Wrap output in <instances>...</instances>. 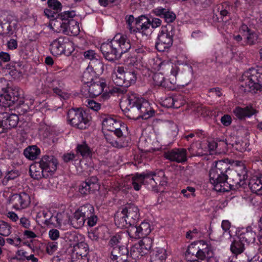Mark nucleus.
I'll return each instance as SVG.
<instances>
[{"instance_id":"nucleus-43","label":"nucleus","mask_w":262,"mask_h":262,"mask_svg":"<svg viewBox=\"0 0 262 262\" xmlns=\"http://www.w3.org/2000/svg\"><path fill=\"white\" fill-rule=\"evenodd\" d=\"M144 255V252L141 251L140 246L135 244L130 249L128 258H132L133 259L137 260L140 259Z\"/></svg>"},{"instance_id":"nucleus-17","label":"nucleus","mask_w":262,"mask_h":262,"mask_svg":"<svg viewBox=\"0 0 262 262\" xmlns=\"http://www.w3.org/2000/svg\"><path fill=\"white\" fill-rule=\"evenodd\" d=\"M1 115L2 116L4 133L17 126L19 121V118L17 115L14 114H10L7 112L3 113Z\"/></svg>"},{"instance_id":"nucleus-2","label":"nucleus","mask_w":262,"mask_h":262,"mask_svg":"<svg viewBox=\"0 0 262 262\" xmlns=\"http://www.w3.org/2000/svg\"><path fill=\"white\" fill-rule=\"evenodd\" d=\"M247 178V171L243 167L241 173L230 169L228 163L223 161L216 162L209 171V181L218 191H228L229 184L236 187L243 186Z\"/></svg>"},{"instance_id":"nucleus-50","label":"nucleus","mask_w":262,"mask_h":262,"mask_svg":"<svg viewBox=\"0 0 262 262\" xmlns=\"http://www.w3.org/2000/svg\"><path fill=\"white\" fill-rule=\"evenodd\" d=\"M244 37L246 43L248 45H253L255 44L257 42L258 39V35L256 33L251 31Z\"/></svg>"},{"instance_id":"nucleus-37","label":"nucleus","mask_w":262,"mask_h":262,"mask_svg":"<svg viewBox=\"0 0 262 262\" xmlns=\"http://www.w3.org/2000/svg\"><path fill=\"white\" fill-rule=\"evenodd\" d=\"M188 149L193 156H202L207 154L205 150L202 149L201 143L199 142L192 144Z\"/></svg>"},{"instance_id":"nucleus-27","label":"nucleus","mask_w":262,"mask_h":262,"mask_svg":"<svg viewBox=\"0 0 262 262\" xmlns=\"http://www.w3.org/2000/svg\"><path fill=\"white\" fill-rule=\"evenodd\" d=\"M51 53L56 56L63 54L62 37H59L53 40L50 44Z\"/></svg>"},{"instance_id":"nucleus-34","label":"nucleus","mask_w":262,"mask_h":262,"mask_svg":"<svg viewBox=\"0 0 262 262\" xmlns=\"http://www.w3.org/2000/svg\"><path fill=\"white\" fill-rule=\"evenodd\" d=\"M85 221V219L76 210L73 214V216L71 220V223L73 227L78 229L84 225Z\"/></svg>"},{"instance_id":"nucleus-46","label":"nucleus","mask_w":262,"mask_h":262,"mask_svg":"<svg viewBox=\"0 0 262 262\" xmlns=\"http://www.w3.org/2000/svg\"><path fill=\"white\" fill-rule=\"evenodd\" d=\"M9 236V237L8 236L6 238V243L15 247H18L20 245L21 239L18 233H14L10 234Z\"/></svg>"},{"instance_id":"nucleus-58","label":"nucleus","mask_w":262,"mask_h":262,"mask_svg":"<svg viewBox=\"0 0 262 262\" xmlns=\"http://www.w3.org/2000/svg\"><path fill=\"white\" fill-rule=\"evenodd\" d=\"M58 243L56 242H49L46 245V250L49 255H52L57 250Z\"/></svg>"},{"instance_id":"nucleus-24","label":"nucleus","mask_w":262,"mask_h":262,"mask_svg":"<svg viewBox=\"0 0 262 262\" xmlns=\"http://www.w3.org/2000/svg\"><path fill=\"white\" fill-rule=\"evenodd\" d=\"M49 27L56 32L64 33L67 31L66 22L63 21L58 16L50 20Z\"/></svg>"},{"instance_id":"nucleus-38","label":"nucleus","mask_w":262,"mask_h":262,"mask_svg":"<svg viewBox=\"0 0 262 262\" xmlns=\"http://www.w3.org/2000/svg\"><path fill=\"white\" fill-rule=\"evenodd\" d=\"M63 54L70 55L74 51V43L67 37H62Z\"/></svg>"},{"instance_id":"nucleus-4","label":"nucleus","mask_w":262,"mask_h":262,"mask_svg":"<svg viewBox=\"0 0 262 262\" xmlns=\"http://www.w3.org/2000/svg\"><path fill=\"white\" fill-rule=\"evenodd\" d=\"M130 48V41L127 37L118 34L111 41L102 43L100 50L106 59L113 61L119 59Z\"/></svg>"},{"instance_id":"nucleus-23","label":"nucleus","mask_w":262,"mask_h":262,"mask_svg":"<svg viewBox=\"0 0 262 262\" xmlns=\"http://www.w3.org/2000/svg\"><path fill=\"white\" fill-rule=\"evenodd\" d=\"M249 186L253 192L262 194V174L253 176L249 182Z\"/></svg>"},{"instance_id":"nucleus-33","label":"nucleus","mask_w":262,"mask_h":262,"mask_svg":"<svg viewBox=\"0 0 262 262\" xmlns=\"http://www.w3.org/2000/svg\"><path fill=\"white\" fill-rule=\"evenodd\" d=\"M238 237L244 244L253 243L255 241V233L251 231V229L247 228L245 231L242 232Z\"/></svg>"},{"instance_id":"nucleus-7","label":"nucleus","mask_w":262,"mask_h":262,"mask_svg":"<svg viewBox=\"0 0 262 262\" xmlns=\"http://www.w3.org/2000/svg\"><path fill=\"white\" fill-rule=\"evenodd\" d=\"M67 116L68 121L77 128L85 129L90 125L91 117L80 109L70 110Z\"/></svg>"},{"instance_id":"nucleus-22","label":"nucleus","mask_w":262,"mask_h":262,"mask_svg":"<svg viewBox=\"0 0 262 262\" xmlns=\"http://www.w3.org/2000/svg\"><path fill=\"white\" fill-rule=\"evenodd\" d=\"M57 95L63 99H67L69 94L66 92L65 85L63 82L60 80L54 79L52 81L50 86Z\"/></svg>"},{"instance_id":"nucleus-41","label":"nucleus","mask_w":262,"mask_h":262,"mask_svg":"<svg viewBox=\"0 0 262 262\" xmlns=\"http://www.w3.org/2000/svg\"><path fill=\"white\" fill-rule=\"evenodd\" d=\"M131 183L135 190H139L142 185H144L142 173H136L133 176L131 179Z\"/></svg>"},{"instance_id":"nucleus-48","label":"nucleus","mask_w":262,"mask_h":262,"mask_svg":"<svg viewBox=\"0 0 262 262\" xmlns=\"http://www.w3.org/2000/svg\"><path fill=\"white\" fill-rule=\"evenodd\" d=\"M95 74L89 68H87L83 72L82 76V81L86 85L95 81L94 77Z\"/></svg>"},{"instance_id":"nucleus-25","label":"nucleus","mask_w":262,"mask_h":262,"mask_svg":"<svg viewBox=\"0 0 262 262\" xmlns=\"http://www.w3.org/2000/svg\"><path fill=\"white\" fill-rule=\"evenodd\" d=\"M31 177L34 179L39 180L42 178H46L42 167L40 165L39 162L32 164L29 169Z\"/></svg>"},{"instance_id":"nucleus-16","label":"nucleus","mask_w":262,"mask_h":262,"mask_svg":"<svg viewBox=\"0 0 262 262\" xmlns=\"http://www.w3.org/2000/svg\"><path fill=\"white\" fill-rule=\"evenodd\" d=\"M128 254V250L125 246H115L112 250L111 258L117 262H130Z\"/></svg>"},{"instance_id":"nucleus-53","label":"nucleus","mask_w":262,"mask_h":262,"mask_svg":"<svg viewBox=\"0 0 262 262\" xmlns=\"http://www.w3.org/2000/svg\"><path fill=\"white\" fill-rule=\"evenodd\" d=\"M75 15L76 13L74 11H66L58 15L60 18L66 22H68L70 19H73L72 18Z\"/></svg>"},{"instance_id":"nucleus-45","label":"nucleus","mask_w":262,"mask_h":262,"mask_svg":"<svg viewBox=\"0 0 262 262\" xmlns=\"http://www.w3.org/2000/svg\"><path fill=\"white\" fill-rule=\"evenodd\" d=\"M136 245L140 246L141 251L144 252L145 255L151 247L152 240L149 238H144Z\"/></svg>"},{"instance_id":"nucleus-44","label":"nucleus","mask_w":262,"mask_h":262,"mask_svg":"<svg viewBox=\"0 0 262 262\" xmlns=\"http://www.w3.org/2000/svg\"><path fill=\"white\" fill-rule=\"evenodd\" d=\"M11 232V226L7 222L0 221V235L4 237H8Z\"/></svg>"},{"instance_id":"nucleus-39","label":"nucleus","mask_w":262,"mask_h":262,"mask_svg":"<svg viewBox=\"0 0 262 262\" xmlns=\"http://www.w3.org/2000/svg\"><path fill=\"white\" fill-rule=\"evenodd\" d=\"M245 244L238 237L235 239L231 245V251L235 254H239L243 252Z\"/></svg>"},{"instance_id":"nucleus-5","label":"nucleus","mask_w":262,"mask_h":262,"mask_svg":"<svg viewBox=\"0 0 262 262\" xmlns=\"http://www.w3.org/2000/svg\"><path fill=\"white\" fill-rule=\"evenodd\" d=\"M240 90L254 92L262 90V68H251L245 72L241 80Z\"/></svg>"},{"instance_id":"nucleus-59","label":"nucleus","mask_w":262,"mask_h":262,"mask_svg":"<svg viewBox=\"0 0 262 262\" xmlns=\"http://www.w3.org/2000/svg\"><path fill=\"white\" fill-rule=\"evenodd\" d=\"M70 262H89L88 256H78L68 253Z\"/></svg>"},{"instance_id":"nucleus-6","label":"nucleus","mask_w":262,"mask_h":262,"mask_svg":"<svg viewBox=\"0 0 262 262\" xmlns=\"http://www.w3.org/2000/svg\"><path fill=\"white\" fill-rule=\"evenodd\" d=\"M112 77L116 85L128 87L136 82L137 73L134 69H125L124 67L119 66L114 69Z\"/></svg>"},{"instance_id":"nucleus-8","label":"nucleus","mask_w":262,"mask_h":262,"mask_svg":"<svg viewBox=\"0 0 262 262\" xmlns=\"http://www.w3.org/2000/svg\"><path fill=\"white\" fill-rule=\"evenodd\" d=\"M179 71V67H173L171 70L169 80H166L163 75L161 73L154 74L152 77L155 85L160 86L168 90H173L177 86V76Z\"/></svg>"},{"instance_id":"nucleus-12","label":"nucleus","mask_w":262,"mask_h":262,"mask_svg":"<svg viewBox=\"0 0 262 262\" xmlns=\"http://www.w3.org/2000/svg\"><path fill=\"white\" fill-rule=\"evenodd\" d=\"M44 170L46 177L52 176L57 168V160L53 156H45L39 161Z\"/></svg>"},{"instance_id":"nucleus-47","label":"nucleus","mask_w":262,"mask_h":262,"mask_svg":"<svg viewBox=\"0 0 262 262\" xmlns=\"http://www.w3.org/2000/svg\"><path fill=\"white\" fill-rule=\"evenodd\" d=\"M215 8L222 17L228 16L231 9V7L227 3L219 4L216 6Z\"/></svg>"},{"instance_id":"nucleus-29","label":"nucleus","mask_w":262,"mask_h":262,"mask_svg":"<svg viewBox=\"0 0 262 262\" xmlns=\"http://www.w3.org/2000/svg\"><path fill=\"white\" fill-rule=\"evenodd\" d=\"M49 221L51 224L57 226H61L62 225H66L68 222V216L64 213H58L56 216H53Z\"/></svg>"},{"instance_id":"nucleus-28","label":"nucleus","mask_w":262,"mask_h":262,"mask_svg":"<svg viewBox=\"0 0 262 262\" xmlns=\"http://www.w3.org/2000/svg\"><path fill=\"white\" fill-rule=\"evenodd\" d=\"M120 125L119 122L110 116L106 117L102 121L103 128L110 132L117 129V127H118Z\"/></svg>"},{"instance_id":"nucleus-20","label":"nucleus","mask_w":262,"mask_h":262,"mask_svg":"<svg viewBox=\"0 0 262 262\" xmlns=\"http://www.w3.org/2000/svg\"><path fill=\"white\" fill-rule=\"evenodd\" d=\"M97 180L96 178H92L82 182L79 187V192L83 195H87L91 192L97 190L98 185L97 183Z\"/></svg>"},{"instance_id":"nucleus-35","label":"nucleus","mask_w":262,"mask_h":262,"mask_svg":"<svg viewBox=\"0 0 262 262\" xmlns=\"http://www.w3.org/2000/svg\"><path fill=\"white\" fill-rule=\"evenodd\" d=\"M167 257L165 249L162 248H157L152 254V262H163Z\"/></svg>"},{"instance_id":"nucleus-51","label":"nucleus","mask_w":262,"mask_h":262,"mask_svg":"<svg viewBox=\"0 0 262 262\" xmlns=\"http://www.w3.org/2000/svg\"><path fill=\"white\" fill-rule=\"evenodd\" d=\"M77 152L82 157H87L90 155L91 151L88 145L85 143H82L77 145Z\"/></svg>"},{"instance_id":"nucleus-19","label":"nucleus","mask_w":262,"mask_h":262,"mask_svg":"<svg viewBox=\"0 0 262 262\" xmlns=\"http://www.w3.org/2000/svg\"><path fill=\"white\" fill-rule=\"evenodd\" d=\"M199 259L202 260H208L213 257V252L212 247L204 241L198 242Z\"/></svg>"},{"instance_id":"nucleus-26","label":"nucleus","mask_w":262,"mask_h":262,"mask_svg":"<svg viewBox=\"0 0 262 262\" xmlns=\"http://www.w3.org/2000/svg\"><path fill=\"white\" fill-rule=\"evenodd\" d=\"M235 115L239 119L250 117L255 113V110L251 106L244 108L236 107L233 111Z\"/></svg>"},{"instance_id":"nucleus-21","label":"nucleus","mask_w":262,"mask_h":262,"mask_svg":"<svg viewBox=\"0 0 262 262\" xmlns=\"http://www.w3.org/2000/svg\"><path fill=\"white\" fill-rule=\"evenodd\" d=\"M66 251L68 253L77 255L78 256H88L89 248L88 245L83 242H81L74 245L73 247H69Z\"/></svg>"},{"instance_id":"nucleus-3","label":"nucleus","mask_w":262,"mask_h":262,"mask_svg":"<svg viewBox=\"0 0 262 262\" xmlns=\"http://www.w3.org/2000/svg\"><path fill=\"white\" fill-rule=\"evenodd\" d=\"M122 105L126 106V112L127 111L128 113V117L134 119H147L155 114V111L149 102L134 93L128 94L126 100L122 102Z\"/></svg>"},{"instance_id":"nucleus-63","label":"nucleus","mask_w":262,"mask_h":262,"mask_svg":"<svg viewBox=\"0 0 262 262\" xmlns=\"http://www.w3.org/2000/svg\"><path fill=\"white\" fill-rule=\"evenodd\" d=\"M45 15L50 20L54 19L55 18L58 16V13L54 10H53L52 9L46 8L44 10Z\"/></svg>"},{"instance_id":"nucleus-11","label":"nucleus","mask_w":262,"mask_h":262,"mask_svg":"<svg viewBox=\"0 0 262 262\" xmlns=\"http://www.w3.org/2000/svg\"><path fill=\"white\" fill-rule=\"evenodd\" d=\"M9 201L13 207L17 210L27 208L31 203L29 195L25 192L13 194Z\"/></svg>"},{"instance_id":"nucleus-52","label":"nucleus","mask_w":262,"mask_h":262,"mask_svg":"<svg viewBox=\"0 0 262 262\" xmlns=\"http://www.w3.org/2000/svg\"><path fill=\"white\" fill-rule=\"evenodd\" d=\"M53 262H70L67 251L60 252L53 258Z\"/></svg>"},{"instance_id":"nucleus-36","label":"nucleus","mask_w":262,"mask_h":262,"mask_svg":"<svg viewBox=\"0 0 262 262\" xmlns=\"http://www.w3.org/2000/svg\"><path fill=\"white\" fill-rule=\"evenodd\" d=\"M67 31L64 33H71L72 35H77L78 34L80 29L79 24L77 21L74 19H70L66 22Z\"/></svg>"},{"instance_id":"nucleus-14","label":"nucleus","mask_w":262,"mask_h":262,"mask_svg":"<svg viewBox=\"0 0 262 262\" xmlns=\"http://www.w3.org/2000/svg\"><path fill=\"white\" fill-rule=\"evenodd\" d=\"M89 84L83 87L82 91H88L89 96L91 97H95L101 94L106 85L104 80L97 78Z\"/></svg>"},{"instance_id":"nucleus-60","label":"nucleus","mask_w":262,"mask_h":262,"mask_svg":"<svg viewBox=\"0 0 262 262\" xmlns=\"http://www.w3.org/2000/svg\"><path fill=\"white\" fill-rule=\"evenodd\" d=\"M163 18L166 23H169L173 22L176 19V16L173 12L167 9Z\"/></svg>"},{"instance_id":"nucleus-13","label":"nucleus","mask_w":262,"mask_h":262,"mask_svg":"<svg viewBox=\"0 0 262 262\" xmlns=\"http://www.w3.org/2000/svg\"><path fill=\"white\" fill-rule=\"evenodd\" d=\"M164 157L172 162L183 163L185 162L187 158L186 149L183 148H173L166 151L163 154Z\"/></svg>"},{"instance_id":"nucleus-42","label":"nucleus","mask_w":262,"mask_h":262,"mask_svg":"<svg viewBox=\"0 0 262 262\" xmlns=\"http://www.w3.org/2000/svg\"><path fill=\"white\" fill-rule=\"evenodd\" d=\"M77 211L86 220L91 214L94 212V208L92 205L90 204H86L80 206L77 210Z\"/></svg>"},{"instance_id":"nucleus-40","label":"nucleus","mask_w":262,"mask_h":262,"mask_svg":"<svg viewBox=\"0 0 262 262\" xmlns=\"http://www.w3.org/2000/svg\"><path fill=\"white\" fill-rule=\"evenodd\" d=\"M88 68L95 74H100L103 71V64L100 60L97 59L91 61Z\"/></svg>"},{"instance_id":"nucleus-57","label":"nucleus","mask_w":262,"mask_h":262,"mask_svg":"<svg viewBox=\"0 0 262 262\" xmlns=\"http://www.w3.org/2000/svg\"><path fill=\"white\" fill-rule=\"evenodd\" d=\"M23 93L22 90L18 88H14L12 89L10 93L12 98V102H15L17 101L18 99L20 97Z\"/></svg>"},{"instance_id":"nucleus-9","label":"nucleus","mask_w":262,"mask_h":262,"mask_svg":"<svg viewBox=\"0 0 262 262\" xmlns=\"http://www.w3.org/2000/svg\"><path fill=\"white\" fill-rule=\"evenodd\" d=\"M173 32L172 28L168 29L162 30L158 37V41L156 43V48L159 52H164L169 49L173 42Z\"/></svg>"},{"instance_id":"nucleus-10","label":"nucleus","mask_w":262,"mask_h":262,"mask_svg":"<svg viewBox=\"0 0 262 262\" xmlns=\"http://www.w3.org/2000/svg\"><path fill=\"white\" fill-rule=\"evenodd\" d=\"M144 185H146L149 189L155 192L158 191L157 181L159 178L163 176V171L161 170L157 172L151 171H145L142 172Z\"/></svg>"},{"instance_id":"nucleus-61","label":"nucleus","mask_w":262,"mask_h":262,"mask_svg":"<svg viewBox=\"0 0 262 262\" xmlns=\"http://www.w3.org/2000/svg\"><path fill=\"white\" fill-rule=\"evenodd\" d=\"M86 102L87 103L86 106L93 111H98L100 109L101 104L94 100H87Z\"/></svg>"},{"instance_id":"nucleus-49","label":"nucleus","mask_w":262,"mask_h":262,"mask_svg":"<svg viewBox=\"0 0 262 262\" xmlns=\"http://www.w3.org/2000/svg\"><path fill=\"white\" fill-rule=\"evenodd\" d=\"M6 89L4 91H2L0 93V105L6 106L10 105V102H12L11 95L6 92Z\"/></svg>"},{"instance_id":"nucleus-56","label":"nucleus","mask_w":262,"mask_h":262,"mask_svg":"<svg viewBox=\"0 0 262 262\" xmlns=\"http://www.w3.org/2000/svg\"><path fill=\"white\" fill-rule=\"evenodd\" d=\"M53 215H52L51 212L47 210H42L39 212L37 214V216L39 218H43L44 223L48 225L49 224H51V223L48 222L50 221L49 220L50 218L52 217Z\"/></svg>"},{"instance_id":"nucleus-18","label":"nucleus","mask_w":262,"mask_h":262,"mask_svg":"<svg viewBox=\"0 0 262 262\" xmlns=\"http://www.w3.org/2000/svg\"><path fill=\"white\" fill-rule=\"evenodd\" d=\"M185 101L181 95H174L165 98L161 102L163 106L166 108H178L184 105Z\"/></svg>"},{"instance_id":"nucleus-32","label":"nucleus","mask_w":262,"mask_h":262,"mask_svg":"<svg viewBox=\"0 0 262 262\" xmlns=\"http://www.w3.org/2000/svg\"><path fill=\"white\" fill-rule=\"evenodd\" d=\"M199 245L198 243L190 245L186 252V257L188 260L193 261L195 258L199 259Z\"/></svg>"},{"instance_id":"nucleus-1","label":"nucleus","mask_w":262,"mask_h":262,"mask_svg":"<svg viewBox=\"0 0 262 262\" xmlns=\"http://www.w3.org/2000/svg\"><path fill=\"white\" fill-rule=\"evenodd\" d=\"M139 216L138 208L128 204L117 212L115 222L118 227L127 228V232L130 238H146L151 231L150 225L148 222H143L137 226L136 223Z\"/></svg>"},{"instance_id":"nucleus-15","label":"nucleus","mask_w":262,"mask_h":262,"mask_svg":"<svg viewBox=\"0 0 262 262\" xmlns=\"http://www.w3.org/2000/svg\"><path fill=\"white\" fill-rule=\"evenodd\" d=\"M150 23V18L146 16L141 15L138 17L135 20V32H139L147 36L151 33Z\"/></svg>"},{"instance_id":"nucleus-30","label":"nucleus","mask_w":262,"mask_h":262,"mask_svg":"<svg viewBox=\"0 0 262 262\" xmlns=\"http://www.w3.org/2000/svg\"><path fill=\"white\" fill-rule=\"evenodd\" d=\"M106 141L111 145L116 147H122L127 145V142L122 141L121 139H117L111 132L109 134L105 135Z\"/></svg>"},{"instance_id":"nucleus-31","label":"nucleus","mask_w":262,"mask_h":262,"mask_svg":"<svg viewBox=\"0 0 262 262\" xmlns=\"http://www.w3.org/2000/svg\"><path fill=\"white\" fill-rule=\"evenodd\" d=\"M40 153V149L36 145L29 146L24 150V155L25 157L30 160L36 159Z\"/></svg>"},{"instance_id":"nucleus-54","label":"nucleus","mask_w":262,"mask_h":262,"mask_svg":"<svg viewBox=\"0 0 262 262\" xmlns=\"http://www.w3.org/2000/svg\"><path fill=\"white\" fill-rule=\"evenodd\" d=\"M48 7L57 13L61 10L62 5L58 0H48Z\"/></svg>"},{"instance_id":"nucleus-62","label":"nucleus","mask_w":262,"mask_h":262,"mask_svg":"<svg viewBox=\"0 0 262 262\" xmlns=\"http://www.w3.org/2000/svg\"><path fill=\"white\" fill-rule=\"evenodd\" d=\"M195 189L192 187H187L186 189L182 190L181 193L187 198H189L194 195Z\"/></svg>"},{"instance_id":"nucleus-55","label":"nucleus","mask_w":262,"mask_h":262,"mask_svg":"<svg viewBox=\"0 0 262 262\" xmlns=\"http://www.w3.org/2000/svg\"><path fill=\"white\" fill-rule=\"evenodd\" d=\"M127 28L130 33L135 32V21L134 16L132 15L126 16L125 17Z\"/></svg>"},{"instance_id":"nucleus-64","label":"nucleus","mask_w":262,"mask_h":262,"mask_svg":"<svg viewBox=\"0 0 262 262\" xmlns=\"http://www.w3.org/2000/svg\"><path fill=\"white\" fill-rule=\"evenodd\" d=\"M28 253L24 250L20 249L17 251L15 257L19 260H25L27 258Z\"/></svg>"}]
</instances>
